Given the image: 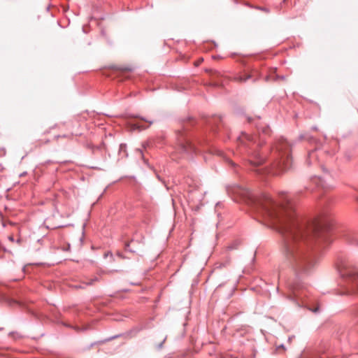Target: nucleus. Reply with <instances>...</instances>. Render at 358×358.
<instances>
[{
  "label": "nucleus",
  "instance_id": "nucleus-3",
  "mask_svg": "<svg viewBox=\"0 0 358 358\" xmlns=\"http://www.w3.org/2000/svg\"><path fill=\"white\" fill-rule=\"evenodd\" d=\"M344 274L349 277L354 278L356 280L357 292H358V269L354 266H349L344 271Z\"/></svg>",
  "mask_w": 358,
  "mask_h": 358
},
{
  "label": "nucleus",
  "instance_id": "nucleus-10",
  "mask_svg": "<svg viewBox=\"0 0 358 358\" xmlns=\"http://www.w3.org/2000/svg\"><path fill=\"white\" fill-rule=\"evenodd\" d=\"M94 280H95V279L94 280H91L90 282H87V285H92L93 284V281H94Z\"/></svg>",
  "mask_w": 358,
  "mask_h": 358
},
{
  "label": "nucleus",
  "instance_id": "nucleus-9",
  "mask_svg": "<svg viewBox=\"0 0 358 358\" xmlns=\"http://www.w3.org/2000/svg\"><path fill=\"white\" fill-rule=\"evenodd\" d=\"M269 131H269V129H268V128H264V129H263V130H262V132H264V133H265V134H269Z\"/></svg>",
  "mask_w": 358,
  "mask_h": 358
},
{
  "label": "nucleus",
  "instance_id": "nucleus-13",
  "mask_svg": "<svg viewBox=\"0 0 358 358\" xmlns=\"http://www.w3.org/2000/svg\"><path fill=\"white\" fill-rule=\"evenodd\" d=\"M143 120V119H142ZM145 121V120H144ZM145 122H147V120H145ZM148 122H149L150 124H151L152 123V122H150V121H148Z\"/></svg>",
  "mask_w": 358,
  "mask_h": 358
},
{
  "label": "nucleus",
  "instance_id": "nucleus-8",
  "mask_svg": "<svg viewBox=\"0 0 358 358\" xmlns=\"http://www.w3.org/2000/svg\"><path fill=\"white\" fill-rule=\"evenodd\" d=\"M249 78L250 76H247L246 77L240 76L237 78V80H238L241 82H245Z\"/></svg>",
  "mask_w": 358,
  "mask_h": 358
},
{
  "label": "nucleus",
  "instance_id": "nucleus-2",
  "mask_svg": "<svg viewBox=\"0 0 358 358\" xmlns=\"http://www.w3.org/2000/svg\"><path fill=\"white\" fill-rule=\"evenodd\" d=\"M289 143L286 140H281L278 145L277 148L281 152V161L279 163V169L285 170L288 169L292 164V160L289 159Z\"/></svg>",
  "mask_w": 358,
  "mask_h": 358
},
{
  "label": "nucleus",
  "instance_id": "nucleus-7",
  "mask_svg": "<svg viewBox=\"0 0 358 358\" xmlns=\"http://www.w3.org/2000/svg\"><path fill=\"white\" fill-rule=\"evenodd\" d=\"M115 69L123 71V72H129L131 71L132 69L129 66H117L115 67Z\"/></svg>",
  "mask_w": 358,
  "mask_h": 358
},
{
  "label": "nucleus",
  "instance_id": "nucleus-1",
  "mask_svg": "<svg viewBox=\"0 0 358 358\" xmlns=\"http://www.w3.org/2000/svg\"><path fill=\"white\" fill-rule=\"evenodd\" d=\"M258 216L266 224L275 227L283 236L281 251L285 262L296 272L305 271L310 263L304 250L313 230L325 227V221H320L308 227L306 222L297 217L291 205L284 206L264 195L255 203Z\"/></svg>",
  "mask_w": 358,
  "mask_h": 358
},
{
  "label": "nucleus",
  "instance_id": "nucleus-6",
  "mask_svg": "<svg viewBox=\"0 0 358 358\" xmlns=\"http://www.w3.org/2000/svg\"><path fill=\"white\" fill-rule=\"evenodd\" d=\"M129 127L131 130H142L146 128L139 122L130 123Z\"/></svg>",
  "mask_w": 358,
  "mask_h": 358
},
{
  "label": "nucleus",
  "instance_id": "nucleus-5",
  "mask_svg": "<svg viewBox=\"0 0 358 358\" xmlns=\"http://www.w3.org/2000/svg\"><path fill=\"white\" fill-rule=\"evenodd\" d=\"M250 163L254 165H259L263 162L264 159L259 158V154L255 153V154H254L252 159H250Z\"/></svg>",
  "mask_w": 358,
  "mask_h": 358
},
{
  "label": "nucleus",
  "instance_id": "nucleus-4",
  "mask_svg": "<svg viewBox=\"0 0 358 358\" xmlns=\"http://www.w3.org/2000/svg\"><path fill=\"white\" fill-rule=\"evenodd\" d=\"M180 148L183 152H188L189 150L193 149V147L188 140L185 139L182 142L180 143Z\"/></svg>",
  "mask_w": 358,
  "mask_h": 358
},
{
  "label": "nucleus",
  "instance_id": "nucleus-12",
  "mask_svg": "<svg viewBox=\"0 0 358 358\" xmlns=\"http://www.w3.org/2000/svg\"><path fill=\"white\" fill-rule=\"evenodd\" d=\"M9 240H10L11 241H13V236H9Z\"/></svg>",
  "mask_w": 358,
  "mask_h": 358
},
{
  "label": "nucleus",
  "instance_id": "nucleus-11",
  "mask_svg": "<svg viewBox=\"0 0 358 358\" xmlns=\"http://www.w3.org/2000/svg\"><path fill=\"white\" fill-rule=\"evenodd\" d=\"M313 312L316 313L318 311V308H316L315 309L313 310Z\"/></svg>",
  "mask_w": 358,
  "mask_h": 358
}]
</instances>
